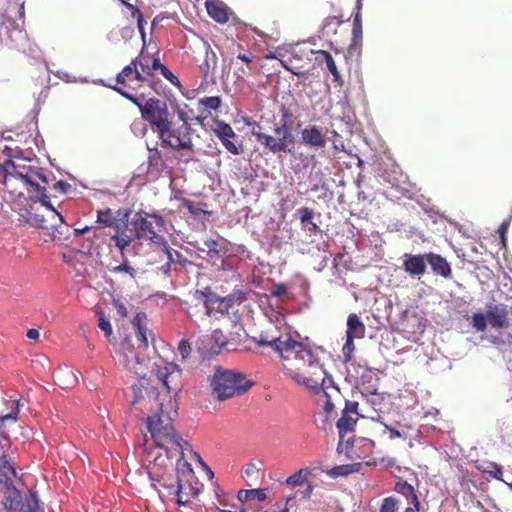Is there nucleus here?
I'll list each match as a JSON object with an SVG mask.
<instances>
[{
    "label": "nucleus",
    "instance_id": "1",
    "mask_svg": "<svg viewBox=\"0 0 512 512\" xmlns=\"http://www.w3.org/2000/svg\"><path fill=\"white\" fill-rule=\"evenodd\" d=\"M120 351L123 357L121 361L128 371L139 377V383L132 386L134 392L133 405H140L152 411L156 407L154 415L147 418V429L155 445L165 450V455L170 459L168 450L174 447L181 453L190 448L187 441L183 440L175 433L172 421L177 416V402L175 397L182 388V370L173 363L160 360L154 363L153 371L157 379L162 383L169 393V402L164 405L158 402L159 393L153 387H148V381L145 378L146 368L144 361L134 353L132 345L128 339L121 343ZM163 456L162 454H160Z\"/></svg>",
    "mask_w": 512,
    "mask_h": 512
},
{
    "label": "nucleus",
    "instance_id": "2",
    "mask_svg": "<svg viewBox=\"0 0 512 512\" xmlns=\"http://www.w3.org/2000/svg\"><path fill=\"white\" fill-rule=\"evenodd\" d=\"M253 341L260 347H270L282 359L294 360L295 368L285 367L286 373L299 385L319 393L326 388L327 372L320 363L318 353L292 338L287 327L271 325L262 331Z\"/></svg>",
    "mask_w": 512,
    "mask_h": 512
},
{
    "label": "nucleus",
    "instance_id": "3",
    "mask_svg": "<svg viewBox=\"0 0 512 512\" xmlns=\"http://www.w3.org/2000/svg\"><path fill=\"white\" fill-rule=\"evenodd\" d=\"M19 162L12 159H6L0 164V173L2 175V183L8 193L5 196L6 201H12V197L17 196L18 184L21 186H30L36 191H45L42 184L49 183V175L45 170L37 165L32 164V160L21 157V151H17L14 156Z\"/></svg>",
    "mask_w": 512,
    "mask_h": 512
},
{
    "label": "nucleus",
    "instance_id": "4",
    "mask_svg": "<svg viewBox=\"0 0 512 512\" xmlns=\"http://www.w3.org/2000/svg\"><path fill=\"white\" fill-rule=\"evenodd\" d=\"M168 465L172 466L168 456L158 455L155 458L154 463L148 468L151 486L157 491L159 487L166 489L169 495L176 496V503L179 506H184L197 495L198 491L192 485L190 478L174 480L173 476L166 471Z\"/></svg>",
    "mask_w": 512,
    "mask_h": 512
},
{
    "label": "nucleus",
    "instance_id": "5",
    "mask_svg": "<svg viewBox=\"0 0 512 512\" xmlns=\"http://www.w3.org/2000/svg\"><path fill=\"white\" fill-rule=\"evenodd\" d=\"M252 385L253 382L246 379L242 373L225 370L221 367L215 368V373L211 379L213 394L220 401L243 394Z\"/></svg>",
    "mask_w": 512,
    "mask_h": 512
},
{
    "label": "nucleus",
    "instance_id": "6",
    "mask_svg": "<svg viewBox=\"0 0 512 512\" xmlns=\"http://www.w3.org/2000/svg\"><path fill=\"white\" fill-rule=\"evenodd\" d=\"M288 117H290L288 109L283 108L281 124L274 126L273 135L260 131L252 133L257 142L273 154L291 152V148L294 146L295 139L291 132V126L286 120Z\"/></svg>",
    "mask_w": 512,
    "mask_h": 512
},
{
    "label": "nucleus",
    "instance_id": "7",
    "mask_svg": "<svg viewBox=\"0 0 512 512\" xmlns=\"http://www.w3.org/2000/svg\"><path fill=\"white\" fill-rule=\"evenodd\" d=\"M136 236L139 239L151 241L154 245L164 243V237L159 233L165 230V221L156 213L140 212L136 214Z\"/></svg>",
    "mask_w": 512,
    "mask_h": 512
},
{
    "label": "nucleus",
    "instance_id": "8",
    "mask_svg": "<svg viewBox=\"0 0 512 512\" xmlns=\"http://www.w3.org/2000/svg\"><path fill=\"white\" fill-rule=\"evenodd\" d=\"M192 128L189 124H181L175 126L170 123L169 127L165 129L159 138L163 147H169L173 150H193V143L191 139Z\"/></svg>",
    "mask_w": 512,
    "mask_h": 512
},
{
    "label": "nucleus",
    "instance_id": "9",
    "mask_svg": "<svg viewBox=\"0 0 512 512\" xmlns=\"http://www.w3.org/2000/svg\"><path fill=\"white\" fill-rule=\"evenodd\" d=\"M149 120L152 126L156 127L158 136L169 127V112L165 102L158 99H148L146 106L143 108V115Z\"/></svg>",
    "mask_w": 512,
    "mask_h": 512
},
{
    "label": "nucleus",
    "instance_id": "10",
    "mask_svg": "<svg viewBox=\"0 0 512 512\" xmlns=\"http://www.w3.org/2000/svg\"><path fill=\"white\" fill-rule=\"evenodd\" d=\"M225 344L226 341L219 330L200 336L196 342L197 349L204 358L218 355Z\"/></svg>",
    "mask_w": 512,
    "mask_h": 512
},
{
    "label": "nucleus",
    "instance_id": "11",
    "mask_svg": "<svg viewBox=\"0 0 512 512\" xmlns=\"http://www.w3.org/2000/svg\"><path fill=\"white\" fill-rule=\"evenodd\" d=\"M194 295L196 299L203 301L207 315L229 313L224 298L215 294L209 287L204 290H196Z\"/></svg>",
    "mask_w": 512,
    "mask_h": 512
},
{
    "label": "nucleus",
    "instance_id": "12",
    "mask_svg": "<svg viewBox=\"0 0 512 512\" xmlns=\"http://www.w3.org/2000/svg\"><path fill=\"white\" fill-rule=\"evenodd\" d=\"M12 209L15 211H19V218L18 221L22 224H26L35 228H43L44 225V216L38 213H33L29 210H24L21 212V206L24 203H27V198L23 194L22 191H19L17 193V197L14 200L12 198Z\"/></svg>",
    "mask_w": 512,
    "mask_h": 512
},
{
    "label": "nucleus",
    "instance_id": "13",
    "mask_svg": "<svg viewBox=\"0 0 512 512\" xmlns=\"http://www.w3.org/2000/svg\"><path fill=\"white\" fill-rule=\"evenodd\" d=\"M403 270L412 278H420L426 273L427 261L426 253L403 255Z\"/></svg>",
    "mask_w": 512,
    "mask_h": 512
},
{
    "label": "nucleus",
    "instance_id": "14",
    "mask_svg": "<svg viewBox=\"0 0 512 512\" xmlns=\"http://www.w3.org/2000/svg\"><path fill=\"white\" fill-rule=\"evenodd\" d=\"M215 135L219 138L223 146L228 152L233 155H239L241 149L238 145L231 141L236 136L232 127L224 121H215V127L213 128Z\"/></svg>",
    "mask_w": 512,
    "mask_h": 512
},
{
    "label": "nucleus",
    "instance_id": "15",
    "mask_svg": "<svg viewBox=\"0 0 512 512\" xmlns=\"http://www.w3.org/2000/svg\"><path fill=\"white\" fill-rule=\"evenodd\" d=\"M9 38L17 50L22 51L35 59L40 57L41 53L39 48L29 41L26 32L15 28L10 32Z\"/></svg>",
    "mask_w": 512,
    "mask_h": 512
},
{
    "label": "nucleus",
    "instance_id": "16",
    "mask_svg": "<svg viewBox=\"0 0 512 512\" xmlns=\"http://www.w3.org/2000/svg\"><path fill=\"white\" fill-rule=\"evenodd\" d=\"M301 140L305 146L310 148H323L326 145V137L321 128L316 125H309L301 131Z\"/></svg>",
    "mask_w": 512,
    "mask_h": 512
},
{
    "label": "nucleus",
    "instance_id": "17",
    "mask_svg": "<svg viewBox=\"0 0 512 512\" xmlns=\"http://www.w3.org/2000/svg\"><path fill=\"white\" fill-rule=\"evenodd\" d=\"M427 264L432 269L433 273L443 278H450L452 275L451 266L448 261L439 254L426 253Z\"/></svg>",
    "mask_w": 512,
    "mask_h": 512
},
{
    "label": "nucleus",
    "instance_id": "18",
    "mask_svg": "<svg viewBox=\"0 0 512 512\" xmlns=\"http://www.w3.org/2000/svg\"><path fill=\"white\" fill-rule=\"evenodd\" d=\"M55 384L62 389L74 387L78 383L77 374L68 366H61L53 373Z\"/></svg>",
    "mask_w": 512,
    "mask_h": 512
},
{
    "label": "nucleus",
    "instance_id": "19",
    "mask_svg": "<svg viewBox=\"0 0 512 512\" xmlns=\"http://www.w3.org/2000/svg\"><path fill=\"white\" fill-rule=\"evenodd\" d=\"M10 512H45L44 505L40 501L36 492H30L26 497L25 501L20 499L18 503H15V506L12 508Z\"/></svg>",
    "mask_w": 512,
    "mask_h": 512
},
{
    "label": "nucleus",
    "instance_id": "20",
    "mask_svg": "<svg viewBox=\"0 0 512 512\" xmlns=\"http://www.w3.org/2000/svg\"><path fill=\"white\" fill-rule=\"evenodd\" d=\"M356 418L347 414V411H342L341 417L338 419L336 423V427L339 432V443L337 445V452L342 453L343 451V441L347 433L352 432L356 425Z\"/></svg>",
    "mask_w": 512,
    "mask_h": 512
},
{
    "label": "nucleus",
    "instance_id": "21",
    "mask_svg": "<svg viewBox=\"0 0 512 512\" xmlns=\"http://www.w3.org/2000/svg\"><path fill=\"white\" fill-rule=\"evenodd\" d=\"M488 323L493 328H504L509 324L508 313L504 305H495L487 311Z\"/></svg>",
    "mask_w": 512,
    "mask_h": 512
},
{
    "label": "nucleus",
    "instance_id": "22",
    "mask_svg": "<svg viewBox=\"0 0 512 512\" xmlns=\"http://www.w3.org/2000/svg\"><path fill=\"white\" fill-rule=\"evenodd\" d=\"M208 15L216 22L224 24L229 20L227 6L218 0H208L205 3Z\"/></svg>",
    "mask_w": 512,
    "mask_h": 512
},
{
    "label": "nucleus",
    "instance_id": "23",
    "mask_svg": "<svg viewBox=\"0 0 512 512\" xmlns=\"http://www.w3.org/2000/svg\"><path fill=\"white\" fill-rule=\"evenodd\" d=\"M203 245L205 248L197 247V249L201 252H206L207 257L214 261L219 260L221 252L225 248V243L223 241L220 242L213 239L205 240Z\"/></svg>",
    "mask_w": 512,
    "mask_h": 512
},
{
    "label": "nucleus",
    "instance_id": "24",
    "mask_svg": "<svg viewBox=\"0 0 512 512\" xmlns=\"http://www.w3.org/2000/svg\"><path fill=\"white\" fill-rule=\"evenodd\" d=\"M365 334V326L357 314H350L347 319L346 335L354 338H362Z\"/></svg>",
    "mask_w": 512,
    "mask_h": 512
},
{
    "label": "nucleus",
    "instance_id": "25",
    "mask_svg": "<svg viewBox=\"0 0 512 512\" xmlns=\"http://www.w3.org/2000/svg\"><path fill=\"white\" fill-rule=\"evenodd\" d=\"M394 490L405 497L408 504L420 505L418 496L416 495L414 487L406 481H398L395 484Z\"/></svg>",
    "mask_w": 512,
    "mask_h": 512
},
{
    "label": "nucleus",
    "instance_id": "26",
    "mask_svg": "<svg viewBox=\"0 0 512 512\" xmlns=\"http://www.w3.org/2000/svg\"><path fill=\"white\" fill-rule=\"evenodd\" d=\"M136 235V232L133 230H129L127 228L120 229L118 227L117 232L112 236V240H114L117 248L120 249L121 252L127 248L132 242L133 236Z\"/></svg>",
    "mask_w": 512,
    "mask_h": 512
},
{
    "label": "nucleus",
    "instance_id": "27",
    "mask_svg": "<svg viewBox=\"0 0 512 512\" xmlns=\"http://www.w3.org/2000/svg\"><path fill=\"white\" fill-rule=\"evenodd\" d=\"M178 453H179V458L177 459V462H176V475L174 478V480H178V479H186V478H194V473H193V469H192V466L191 464L184 460V452L181 453L179 450H178Z\"/></svg>",
    "mask_w": 512,
    "mask_h": 512
},
{
    "label": "nucleus",
    "instance_id": "28",
    "mask_svg": "<svg viewBox=\"0 0 512 512\" xmlns=\"http://www.w3.org/2000/svg\"><path fill=\"white\" fill-rule=\"evenodd\" d=\"M158 246L166 254L167 261L170 264H172V265L179 264L181 266H185L186 263L188 262V260L183 256V254H181L177 250H174V249L170 248V246L168 245L166 239H164V243L163 244H159Z\"/></svg>",
    "mask_w": 512,
    "mask_h": 512
},
{
    "label": "nucleus",
    "instance_id": "29",
    "mask_svg": "<svg viewBox=\"0 0 512 512\" xmlns=\"http://www.w3.org/2000/svg\"><path fill=\"white\" fill-rule=\"evenodd\" d=\"M237 498L240 502L257 499L262 502L267 498L266 489H251V490H240L237 494Z\"/></svg>",
    "mask_w": 512,
    "mask_h": 512
},
{
    "label": "nucleus",
    "instance_id": "30",
    "mask_svg": "<svg viewBox=\"0 0 512 512\" xmlns=\"http://www.w3.org/2000/svg\"><path fill=\"white\" fill-rule=\"evenodd\" d=\"M216 63V54L213 51L207 50L205 54V59L199 66L200 71L205 78L208 77L210 71L215 68Z\"/></svg>",
    "mask_w": 512,
    "mask_h": 512
},
{
    "label": "nucleus",
    "instance_id": "31",
    "mask_svg": "<svg viewBox=\"0 0 512 512\" xmlns=\"http://www.w3.org/2000/svg\"><path fill=\"white\" fill-rule=\"evenodd\" d=\"M318 54H319V57L317 59L322 57L326 63L327 69L333 75L334 80L339 81L341 79V76H340V73L337 69L335 61H334L333 57L331 56V54L326 51H323V50L318 51Z\"/></svg>",
    "mask_w": 512,
    "mask_h": 512
},
{
    "label": "nucleus",
    "instance_id": "32",
    "mask_svg": "<svg viewBox=\"0 0 512 512\" xmlns=\"http://www.w3.org/2000/svg\"><path fill=\"white\" fill-rule=\"evenodd\" d=\"M133 326L136 329V337L137 340L140 342V344L144 347H148V338L146 335V328L142 325V319L140 314H137V316L133 320Z\"/></svg>",
    "mask_w": 512,
    "mask_h": 512
},
{
    "label": "nucleus",
    "instance_id": "33",
    "mask_svg": "<svg viewBox=\"0 0 512 512\" xmlns=\"http://www.w3.org/2000/svg\"><path fill=\"white\" fill-rule=\"evenodd\" d=\"M113 90L118 92L120 95L125 97L126 99L130 100L132 103H134L141 111V114L143 115V108L146 106V101L143 96H134L133 94L129 93L122 87H112Z\"/></svg>",
    "mask_w": 512,
    "mask_h": 512
},
{
    "label": "nucleus",
    "instance_id": "34",
    "mask_svg": "<svg viewBox=\"0 0 512 512\" xmlns=\"http://www.w3.org/2000/svg\"><path fill=\"white\" fill-rule=\"evenodd\" d=\"M97 222L102 223L107 227H118V220L111 209L99 210L97 212Z\"/></svg>",
    "mask_w": 512,
    "mask_h": 512
},
{
    "label": "nucleus",
    "instance_id": "35",
    "mask_svg": "<svg viewBox=\"0 0 512 512\" xmlns=\"http://www.w3.org/2000/svg\"><path fill=\"white\" fill-rule=\"evenodd\" d=\"M353 43L358 44L362 40V20L360 13V1H358V10L354 16L352 29Z\"/></svg>",
    "mask_w": 512,
    "mask_h": 512
},
{
    "label": "nucleus",
    "instance_id": "36",
    "mask_svg": "<svg viewBox=\"0 0 512 512\" xmlns=\"http://www.w3.org/2000/svg\"><path fill=\"white\" fill-rule=\"evenodd\" d=\"M183 206L192 214L194 217L198 219H202V217L208 214V211L203 209L202 204L194 203L189 199H184L182 202Z\"/></svg>",
    "mask_w": 512,
    "mask_h": 512
},
{
    "label": "nucleus",
    "instance_id": "37",
    "mask_svg": "<svg viewBox=\"0 0 512 512\" xmlns=\"http://www.w3.org/2000/svg\"><path fill=\"white\" fill-rule=\"evenodd\" d=\"M138 60H132L131 63L125 66L121 72L116 75V81L120 85H126L127 79H131V76L136 71V62Z\"/></svg>",
    "mask_w": 512,
    "mask_h": 512
},
{
    "label": "nucleus",
    "instance_id": "38",
    "mask_svg": "<svg viewBox=\"0 0 512 512\" xmlns=\"http://www.w3.org/2000/svg\"><path fill=\"white\" fill-rule=\"evenodd\" d=\"M309 473L310 471L308 468L300 469L286 479V484L302 485L307 482V476Z\"/></svg>",
    "mask_w": 512,
    "mask_h": 512
},
{
    "label": "nucleus",
    "instance_id": "39",
    "mask_svg": "<svg viewBox=\"0 0 512 512\" xmlns=\"http://www.w3.org/2000/svg\"><path fill=\"white\" fill-rule=\"evenodd\" d=\"M98 315V327L101 329L107 338L112 336V325L110 320L106 318L105 314L102 311L97 312Z\"/></svg>",
    "mask_w": 512,
    "mask_h": 512
},
{
    "label": "nucleus",
    "instance_id": "40",
    "mask_svg": "<svg viewBox=\"0 0 512 512\" xmlns=\"http://www.w3.org/2000/svg\"><path fill=\"white\" fill-rule=\"evenodd\" d=\"M119 1L131 10L132 15L137 14L138 26H139L140 32L142 34V37L144 38L145 33H144V30L142 27L143 16L134 4L136 2V0H119Z\"/></svg>",
    "mask_w": 512,
    "mask_h": 512
},
{
    "label": "nucleus",
    "instance_id": "41",
    "mask_svg": "<svg viewBox=\"0 0 512 512\" xmlns=\"http://www.w3.org/2000/svg\"><path fill=\"white\" fill-rule=\"evenodd\" d=\"M483 472L499 481H504L502 479V476H503L502 467L494 462L488 463L487 466L483 469Z\"/></svg>",
    "mask_w": 512,
    "mask_h": 512
},
{
    "label": "nucleus",
    "instance_id": "42",
    "mask_svg": "<svg viewBox=\"0 0 512 512\" xmlns=\"http://www.w3.org/2000/svg\"><path fill=\"white\" fill-rule=\"evenodd\" d=\"M352 472H354L352 465H338L331 468L328 474L333 478H337L341 476H347Z\"/></svg>",
    "mask_w": 512,
    "mask_h": 512
},
{
    "label": "nucleus",
    "instance_id": "43",
    "mask_svg": "<svg viewBox=\"0 0 512 512\" xmlns=\"http://www.w3.org/2000/svg\"><path fill=\"white\" fill-rule=\"evenodd\" d=\"M487 323V314L484 315L483 313H475L472 316V325L479 332H483L486 329Z\"/></svg>",
    "mask_w": 512,
    "mask_h": 512
},
{
    "label": "nucleus",
    "instance_id": "44",
    "mask_svg": "<svg viewBox=\"0 0 512 512\" xmlns=\"http://www.w3.org/2000/svg\"><path fill=\"white\" fill-rule=\"evenodd\" d=\"M200 103L205 109L216 111L221 106V98L218 96L205 97L200 100Z\"/></svg>",
    "mask_w": 512,
    "mask_h": 512
},
{
    "label": "nucleus",
    "instance_id": "45",
    "mask_svg": "<svg viewBox=\"0 0 512 512\" xmlns=\"http://www.w3.org/2000/svg\"><path fill=\"white\" fill-rule=\"evenodd\" d=\"M296 213L300 219L302 226H307V223L311 222L313 219L314 212L312 209L308 207H301L297 209Z\"/></svg>",
    "mask_w": 512,
    "mask_h": 512
},
{
    "label": "nucleus",
    "instance_id": "46",
    "mask_svg": "<svg viewBox=\"0 0 512 512\" xmlns=\"http://www.w3.org/2000/svg\"><path fill=\"white\" fill-rule=\"evenodd\" d=\"M354 337L346 335V341L342 347L343 358L345 362L351 360L352 352L354 351Z\"/></svg>",
    "mask_w": 512,
    "mask_h": 512
},
{
    "label": "nucleus",
    "instance_id": "47",
    "mask_svg": "<svg viewBox=\"0 0 512 512\" xmlns=\"http://www.w3.org/2000/svg\"><path fill=\"white\" fill-rule=\"evenodd\" d=\"M112 273H122L125 272L129 274L132 278L135 277V269L129 265V262L127 259H124V261L110 270Z\"/></svg>",
    "mask_w": 512,
    "mask_h": 512
},
{
    "label": "nucleus",
    "instance_id": "48",
    "mask_svg": "<svg viewBox=\"0 0 512 512\" xmlns=\"http://www.w3.org/2000/svg\"><path fill=\"white\" fill-rule=\"evenodd\" d=\"M43 240L45 242L49 241H61V236L56 235L54 225L48 227L44 226L43 228Z\"/></svg>",
    "mask_w": 512,
    "mask_h": 512
},
{
    "label": "nucleus",
    "instance_id": "49",
    "mask_svg": "<svg viewBox=\"0 0 512 512\" xmlns=\"http://www.w3.org/2000/svg\"><path fill=\"white\" fill-rule=\"evenodd\" d=\"M397 501L393 497H388L383 500L380 512H396Z\"/></svg>",
    "mask_w": 512,
    "mask_h": 512
},
{
    "label": "nucleus",
    "instance_id": "50",
    "mask_svg": "<svg viewBox=\"0 0 512 512\" xmlns=\"http://www.w3.org/2000/svg\"><path fill=\"white\" fill-rule=\"evenodd\" d=\"M133 60H138L136 62V67L139 68V70L143 71L145 74L152 76V70L151 65H149V62L147 59H145L142 56H138L134 58Z\"/></svg>",
    "mask_w": 512,
    "mask_h": 512
},
{
    "label": "nucleus",
    "instance_id": "51",
    "mask_svg": "<svg viewBox=\"0 0 512 512\" xmlns=\"http://www.w3.org/2000/svg\"><path fill=\"white\" fill-rule=\"evenodd\" d=\"M38 200H39V202H40L44 207H46V208H47V209H49L50 211L54 212V213L58 216L59 221H60L61 223H63V222H64V218H63V216H62L59 212H57V211L55 210V208L52 206V204H51V202H50V198H49V196H47L46 194H42V195L39 197V199H38Z\"/></svg>",
    "mask_w": 512,
    "mask_h": 512
},
{
    "label": "nucleus",
    "instance_id": "52",
    "mask_svg": "<svg viewBox=\"0 0 512 512\" xmlns=\"http://www.w3.org/2000/svg\"><path fill=\"white\" fill-rule=\"evenodd\" d=\"M178 351L183 360L187 359L191 353V345L187 339H182L178 345Z\"/></svg>",
    "mask_w": 512,
    "mask_h": 512
},
{
    "label": "nucleus",
    "instance_id": "53",
    "mask_svg": "<svg viewBox=\"0 0 512 512\" xmlns=\"http://www.w3.org/2000/svg\"><path fill=\"white\" fill-rule=\"evenodd\" d=\"M161 74L165 79H167L171 84L175 86H180V80L176 75H174L166 66L162 67L160 70Z\"/></svg>",
    "mask_w": 512,
    "mask_h": 512
},
{
    "label": "nucleus",
    "instance_id": "54",
    "mask_svg": "<svg viewBox=\"0 0 512 512\" xmlns=\"http://www.w3.org/2000/svg\"><path fill=\"white\" fill-rule=\"evenodd\" d=\"M224 298L225 305L227 306V311L229 312L230 308L235 304L236 301L241 302L242 301V293L239 292L238 294H230L227 295Z\"/></svg>",
    "mask_w": 512,
    "mask_h": 512
},
{
    "label": "nucleus",
    "instance_id": "55",
    "mask_svg": "<svg viewBox=\"0 0 512 512\" xmlns=\"http://www.w3.org/2000/svg\"><path fill=\"white\" fill-rule=\"evenodd\" d=\"M58 75H59V78H61L63 81H65L67 83H74V82L88 83V82H90L88 80V78H86V77L76 78L74 76H71L68 73H59Z\"/></svg>",
    "mask_w": 512,
    "mask_h": 512
},
{
    "label": "nucleus",
    "instance_id": "56",
    "mask_svg": "<svg viewBox=\"0 0 512 512\" xmlns=\"http://www.w3.org/2000/svg\"><path fill=\"white\" fill-rule=\"evenodd\" d=\"M212 264L217 270L231 271L233 269V266L227 260L222 258H219L217 261H213Z\"/></svg>",
    "mask_w": 512,
    "mask_h": 512
},
{
    "label": "nucleus",
    "instance_id": "57",
    "mask_svg": "<svg viewBox=\"0 0 512 512\" xmlns=\"http://www.w3.org/2000/svg\"><path fill=\"white\" fill-rule=\"evenodd\" d=\"M53 189L59 190L65 194L71 189V185L66 181L60 180L53 185Z\"/></svg>",
    "mask_w": 512,
    "mask_h": 512
},
{
    "label": "nucleus",
    "instance_id": "58",
    "mask_svg": "<svg viewBox=\"0 0 512 512\" xmlns=\"http://www.w3.org/2000/svg\"><path fill=\"white\" fill-rule=\"evenodd\" d=\"M509 225H510V220H505L501 223V225L498 229V232L500 234L503 245H505V234L508 230Z\"/></svg>",
    "mask_w": 512,
    "mask_h": 512
},
{
    "label": "nucleus",
    "instance_id": "59",
    "mask_svg": "<svg viewBox=\"0 0 512 512\" xmlns=\"http://www.w3.org/2000/svg\"><path fill=\"white\" fill-rule=\"evenodd\" d=\"M258 468L256 467V465L254 463H250L246 466L245 470H244V473H245V476L247 477H254L258 474Z\"/></svg>",
    "mask_w": 512,
    "mask_h": 512
},
{
    "label": "nucleus",
    "instance_id": "60",
    "mask_svg": "<svg viewBox=\"0 0 512 512\" xmlns=\"http://www.w3.org/2000/svg\"><path fill=\"white\" fill-rule=\"evenodd\" d=\"M134 79L138 82H145L150 77L149 75L145 74L143 71L139 70V68L136 67V71H134Z\"/></svg>",
    "mask_w": 512,
    "mask_h": 512
},
{
    "label": "nucleus",
    "instance_id": "61",
    "mask_svg": "<svg viewBox=\"0 0 512 512\" xmlns=\"http://www.w3.org/2000/svg\"><path fill=\"white\" fill-rule=\"evenodd\" d=\"M134 79L138 82H145L150 77L149 75L145 74L143 71L139 70V68L136 67V71H134Z\"/></svg>",
    "mask_w": 512,
    "mask_h": 512
},
{
    "label": "nucleus",
    "instance_id": "62",
    "mask_svg": "<svg viewBox=\"0 0 512 512\" xmlns=\"http://www.w3.org/2000/svg\"><path fill=\"white\" fill-rule=\"evenodd\" d=\"M287 288L285 285H277L274 287L272 294L278 297L286 295Z\"/></svg>",
    "mask_w": 512,
    "mask_h": 512
},
{
    "label": "nucleus",
    "instance_id": "63",
    "mask_svg": "<svg viewBox=\"0 0 512 512\" xmlns=\"http://www.w3.org/2000/svg\"><path fill=\"white\" fill-rule=\"evenodd\" d=\"M358 403L357 402H346L345 408L343 411H347L349 413H357Z\"/></svg>",
    "mask_w": 512,
    "mask_h": 512
},
{
    "label": "nucleus",
    "instance_id": "64",
    "mask_svg": "<svg viewBox=\"0 0 512 512\" xmlns=\"http://www.w3.org/2000/svg\"><path fill=\"white\" fill-rule=\"evenodd\" d=\"M302 227H303V229L307 230L310 233H317L320 231L318 225L315 222H313V220L311 222L307 223V226H302Z\"/></svg>",
    "mask_w": 512,
    "mask_h": 512
}]
</instances>
